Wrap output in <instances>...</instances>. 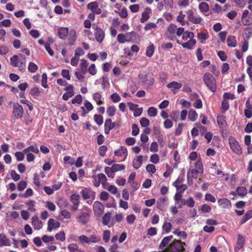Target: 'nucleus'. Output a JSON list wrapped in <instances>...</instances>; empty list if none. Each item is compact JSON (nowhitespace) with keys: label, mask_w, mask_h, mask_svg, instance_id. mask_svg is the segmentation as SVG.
I'll use <instances>...</instances> for the list:
<instances>
[{"label":"nucleus","mask_w":252,"mask_h":252,"mask_svg":"<svg viewBox=\"0 0 252 252\" xmlns=\"http://www.w3.org/2000/svg\"><path fill=\"white\" fill-rule=\"evenodd\" d=\"M69 32L68 29L66 27H61L58 29V36L62 39H65Z\"/></svg>","instance_id":"25"},{"label":"nucleus","mask_w":252,"mask_h":252,"mask_svg":"<svg viewBox=\"0 0 252 252\" xmlns=\"http://www.w3.org/2000/svg\"><path fill=\"white\" fill-rule=\"evenodd\" d=\"M31 223L34 230H39L43 227V222L38 217L35 215L31 219Z\"/></svg>","instance_id":"11"},{"label":"nucleus","mask_w":252,"mask_h":252,"mask_svg":"<svg viewBox=\"0 0 252 252\" xmlns=\"http://www.w3.org/2000/svg\"><path fill=\"white\" fill-rule=\"evenodd\" d=\"M182 39L186 41L188 39L193 38L194 35V33L192 32L185 31L184 28H183V32L182 33Z\"/></svg>","instance_id":"33"},{"label":"nucleus","mask_w":252,"mask_h":252,"mask_svg":"<svg viewBox=\"0 0 252 252\" xmlns=\"http://www.w3.org/2000/svg\"><path fill=\"white\" fill-rule=\"evenodd\" d=\"M87 7L88 9L91 10L92 12L96 14H99L101 12V10L99 8L96 1H93L88 3Z\"/></svg>","instance_id":"13"},{"label":"nucleus","mask_w":252,"mask_h":252,"mask_svg":"<svg viewBox=\"0 0 252 252\" xmlns=\"http://www.w3.org/2000/svg\"><path fill=\"white\" fill-rule=\"evenodd\" d=\"M78 240L81 244H89L88 237L85 235H82L78 237Z\"/></svg>","instance_id":"60"},{"label":"nucleus","mask_w":252,"mask_h":252,"mask_svg":"<svg viewBox=\"0 0 252 252\" xmlns=\"http://www.w3.org/2000/svg\"><path fill=\"white\" fill-rule=\"evenodd\" d=\"M155 50L154 45L152 44L150 46H148L146 49V55L149 57H151L153 56Z\"/></svg>","instance_id":"47"},{"label":"nucleus","mask_w":252,"mask_h":252,"mask_svg":"<svg viewBox=\"0 0 252 252\" xmlns=\"http://www.w3.org/2000/svg\"><path fill=\"white\" fill-rule=\"evenodd\" d=\"M114 154L118 157L124 156V158L122 160V161H124L126 159L127 156V149L124 146H121L120 149L114 152Z\"/></svg>","instance_id":"23"},{"label":"nucleus","mask_w":252,"mask_h":252,"mask_svg":"<svg viewBox=\"0 0 252 252\" xmlns=\"http://www.w3.org/2000/svg\"><path fill=\"white\" fill-rule=\"evenodd\" d=\"M89 244L90 243H96L100 241L101 238L99 236L96 235H91L88 237Z\"/></svg>","instance_id":"42"},{"label":"nucleus","mask_w":252,"mask_h":252,"mask_svg":"<svg viewBox=\"0 0 252 252\" xmlns=\"http://www.w3.org/2000/svg\"><path fill=\"white\" fill-rule=\"evenodd\" d=\"M140 124L142 127H147L150 125V121L147 118L143 117L140 119Z\"/></svg>","instance_id":"62"},{"label":"nucleus","mask_w":252,"mask_h":252,"mask_svg":"<svg viewBox=\"0 0 252 252\" xmlns=\"http://www.w3.org/2000/svg\"><path fill=\"white\" fill-rule=\"evenodd\" d=\"M104 188L113 194L116 195L118 194V195H120V193H118L117 188L114 185H107V186H104Z\"/></svg>","instance_id":"40"},{"label":"nucleus","mask_w":252,"mask_h":252,"mask_svg":"<svg viewBox=\"0 0 252 252\" xmlns=\"http://www.w3.org/2000/svg\"><path fill=\"white\" fill-rule=\"evenodd\" d=\"M60 214L65 219H69L71 218V213L66 210H62Z\"/></svg>","instance_id":"59"},{"label":"nucleus","mask_w":252,"mask_h":252,"mask_svg":"<svg viewBox=\"0 0 252 252\" xmlns=\"http://www.w3.org/2000/svg\"><path fill=\"white\" fill-rule=\"evenodd\" d=\"M104 207L99 201H95L93 204V210L95 216H99L104 212Z\"/></svg>","instance_id":"9"},{"label":"nucleus","mask_w":252,"mask_h":252,"mask_svg":"<svg viewBox=\"0 0 252 252\" xmlns=\"http://www.w3.org/2000/svg\"><path fill=\"white\" fill-rule=\"evenodd\" d=\"M203 80L206 86L212 92H215L217 90V85L216 80L213 76L209 73L204 74Z\"/></svg>","instance_id":"2"},{"label":"nucleus","mask_w":252,"mask_h":252,"mask_svg":"<svg viewBox=\"0 0 252 252\" xmlns=\"http://www.w3.org/2000/svg\"><path fill=\"white\" fill-rule=\"evenodd\" d=\"M142 161H143V156H142L140 155V156H138L135 157L133 160V167L136 169H137L139 168H140V167L141 166V164L142 163Z\"/></svg>","instance_id":"28"},{"label":"nucleus","mask_w":252,"mask_h":252,"mask_svg":"<svg viewBox=\"0 0 252 252\" xmlns=\"http://www.w3.org/2000/svg\"><path fill=\"white\" fill-rule=\"evenodd\" d=\"M102 222L103 225L109 227H112L115 223L114 219L112 218L111 213L107 212L102 217Z\"/></svg>","instance_id":"6"},{"label":"nucleus","mask_w":252,"mask_h":252,"mask_svg":"<svg viewBox=\"0 0 252 252\" xmlns=\"http://www.w3.org/2000/svg\"><path fill=\"white\" fill-rule=\"evenodd\" d=\"M94 120L96 124L101 125L103 122V117L101 115L95 114L94 115Z\"/></svg>","instance_id":"51"},{"label":"nucleus","mask_w":252,"mask_h":252,"mask_svg":"<svg viewBox=\"0 0 252 252\" xmlns=\"http://www.w3.org/2000/svg\"><path fill=\"white\" fill-rule=\"evenodd\" d=\"M176 42L178 44L181 45L183 48L189 50L191 49L196 42L195 39L193 38L190 39L187 42L183 43H181L179 40H177Z\"/></svg>","instance_id":"16"},{"label":"nucleus","mask_w":252,"mask_h":252,"mask_svg":"<svg viewBox=\"0 0 252 252\" xmlns=\"http://www.w3.org/2000/svg\"><path fill=\"white\" fill-rule=\"evenodd\" d=\"M151 11V9L149 7L146 8V11L142 13V17L140 19V22L141 23H144L145 21L148 20L149 18V12Z\"/></svg>","instance_id":"36"},{"label":"nucleus","mask_w":252,"mask_h":252,"mask_svg":"<svg viewBox=\"0 0 252 252\" xmlns=\"http://www.w3.org/2000/svg\"><path fill=\"white\" fill-rule=\"evenodd\" d=\"M228 143L231 150L236 155H241L242 154V148L235 137L230 136L228 138Z\"/></svg>","instance_id":"3"},{"label":"nucleus","mask_w":252,"mask_h":252,"mask_svg":"<svg viewBox=\"0 0 252 252\" xmlns=\"http://www.w3.org/2000/svg\"><path fill=\"white\" fill-rule=\"evenodd\" d=\"M11 245L10 240L4 233L0 234V247L4 246H10Z\"/></svg>","instance_id":"15"},{"label":"nucleus","mask_w":252,"mask_h":252,"mask_svg":"<svg viewBox=\"0 0 252 252\" xmlns=\"http://www.w3.org/2000/svg\"><path fill=\"white\" fill-rule=\"evenodd\" d=\"M173 236L172 235L168 236L166 237H165L162 240V241L160 244V248H163L166 247L169 242L172 239Z\"/></svg>","instance_id":"44"},{"label":"nucleus","mask_w":252,"mask_h":252,"mask_svg":"<svg viewBox=\"0 0 252 252\" xmlns=\"http://www.w3.org/2000/svg\"><path fill=\"white\" fill-rule=\"evenodd\" d=\"M31 94L34 97H37L39 95V90L37 87L32 88L31 90Z\"/></svg>","instance_id":"63"},{"label":"nucleus","mask_w":252,"mask_h":252,"mask_svg":"<svg viewBox=\"0 0 252 252\" xmlns=\"http://www.w3.org/2000/svg\"><path fill=\"white\" fill-rule=\"evenodd\" d=\"M60 225L58 221L53 219H50L47 222V231L51 232L53 230H56L60 227Z\"/></svg>","instance_id":"10"},{"label":"nucleus","mask_w":252,"mask_h":252,"mask_svg":"<svg viewBox=\"0 0 252 252\" xmlns=\"http://www.w3.org/2000/svg\"><path fill=\"white\" fill-rule=\"evenodd\" d=\"M183 250V244L179 241H175L170 245L169 249H165L162 252H179Z\"/></svg>","instance_id":"4"},{"label":"nucleus","mask_w":252,"mask_h":252,"mask_svg":"<svg viewBox=\"0 0 252 252\" xmlns=\"http://www.w3.org/2000/svg\"><path fill=\"white\" fill-rule=\"evenodd\" d=\"M168 198L166 197L160 198L157 201V207L160 210H163Z\"/></svg>","instance_id":"30"},{"label":"nucleus","mask_w":252,"mask_h":252,"mask_svg":"<svg viewBox=\"0 0 252 252\" xmlns=\"http://www.w3.org/2000/svg\"><path fill=\"white\" fill-rule=\"evenodd\" d=\"M90 216V212H82L77 215L76 219L79 223L85 225L89 221Z\"/></svg>","instance_id":"8"},{"label":"nucleus","mask_w":252,"mask_h":252,"mask_svg":"<svg viewBox=\"0 0 252 252\" xmlns=\"http://www.w3.org/2000/svg\"><path fill=\"white\" fill-rule=\"evenodd\" d=\"M194 166L196 169L198 170V171L200 172L201 173L203 172V167L201 159L200 157L197 159L194 163Z\"/></svg>","instance_id":"41"},{"label":"nucleus","mask_w":252,"mask_h":252,"mask_svg":"<svg viewBox=\"0 0 252 252\" xmlns=\"http://www.w3.org/2000/svg\"><path fill=\"white\" fill-rule=\"evenodd\" d=\"M111 167L114 173L119 171L123 170L125 168V166L124 165L120 164H113Z\"/></svg>","instance_id":"49"},{"label":"nucleus","mask_w":252,"mask_h":252,"mask_svg":"<svg viewBox=\"0 0 252 252\" xmlns=\"http://www.w3.org/2000/svg\"><path fill=\"white\" fill-rule=\"evenodd\" d=\"M244 114L247 118H251L252 117V104H251L249 99L246 102V109L244 110Z\"/></svg>","instance_id":"22"},{"label":"nucleus","mask_w":252,"mask_h":252,"mask_svg":"<svg viewBox=\"0 0 252 252\" xmlns=\"http://www.w3.org/2000/svg\"><path fill=\"white\" fill-rule=\"evenodd\" d=\"M148 114L150 117H155L157 115V109L154 107H150L147 110Z\"/></svg>","instance_id":"55"},{"label":"nucleus","mask_w":252,"mask_h":252,"mask_svg":"<svg viewBox=\"0 0 252 252\" xmlns=\"http://www.w3.org/2000/svg\"><path fill=\"white\" fill-rule=\"evenodd\" d=\"M96 178L101 182V184L105 186V183L106 182V176L102 173L98 174L96 176Z\"/></svg>","instance_id":"54"},{"label":"nucleus","mask_w":252,"mask_h":252,"mask_svg":"<svg viewBox=\"0 0 252 252\" xmlns=\"http://www.w3.org/2000/svg\"><path fill=\"white\" fill-rule=\"evenodd\" d=\"M241 20L243 24L245 26H249L252 24V20L249 17L241 18Z\"/></svg>","instance_id":"64"},{"label":"nucleus","mask_w":252,"mask_h":252,"mask_svg":"<svg viewBox=\"0 0 252 252\" xmlns=\"http://www.w3.org/2000/svg\"><path fill=\"white\" fill-rule=\"evenodd\" d=\"M198 7L200 11L203 13H206L209 10L208 4L205 2H201L199 5Z\"/></svg>","instance_id":"38"},{"label":"nucleus","mask_w":252,"mask_h":252,"mask_svg":"<svg viewBox=\"0 0 252 252\" xmlns=\"http://www.w3.org/2000/svg\"><path fill=\"white\" fill-rule=\"evenodd\" d=\"M185 17V15L183 13L182 11H180L179 15L177 17V21L180 22L182 26L185 25V22L184 21Z\"/></svg>","instance_id":"57"},{"label":"nucleus","mask_w":252,"mask_h":252,"mask_svg":"<svg viewBox=\"0 0 252 252\" xmlns=\"http://www.w3.org/2000/svg\"><path fill=\"white\" fill-rule=\"evenodd\" d=\"M115 126V123H112L110 119H107L104 124V133L106 134L109 133L111 130Z\"/></svg>","instance_id":"19"},{"label":"nucleus","mask_w":252,"mask_h":252,"mask_svg":"<svg viewBox=\"0 0 252 252\" xmlns=\"http://www.w3.org/2000/svg\"><path fill=\"white\" fill-rule=\"evenodd\" d=\"M236 191L238 194L241 196H244L247 193V189L245 187H238Z\"/></svg>","instance_id":"48"},{"label":"nucleus","mask_w":252,"mask_h":252,"mask_svg":"<svg viewBox=\"0 0 252 252\" xmlns=\"http://www.w3.org/2000/svg\"><path fill=\"white\" fill-rule=\"evenodd\" d=\"M136 220V217L133 214H130L127 216L126 218V220L128 224H132L134 223Z\"/></svg>","instance_id":"53"},{"label":"nucleus","mask_w":252,"mask_h":252,"mask_svg":"<svg viewBox=\"0 0 252 252\" xmlns=\"http://www.w3.org/2000/svg\"><path fill=\"white\" fill-rule=\"evenodd\" d=\"M252 218V210H249L246 212L244 216L242 219L240 224H243L246 222L248 220Z\"/></svg>","instance_id":"37"},{"label":"nucleus","mask_w":252,"mask_h":252,"mask_svg":"<svg viewBox=\"0 0 252 252\" xmlns=\"http://www.w3.org/2000/svg\"><path fill=\"white\" fill-rule=\"evenodd\" d=\"M95 30L94 35L96 40L100 43L103 41L104 38V32L99 27H96Z\"/></svg>","instance_id":"17"},{"label":"nucleus","mask_w":252,"mask_h":252,"mask_svg":"<svg viewBox=\"0 0 252 252\" xmlns=\"http://www.w3.org/2000/svg\"><path fill=\"white\" fill-rule=\"evenodd\" d=\"M33 190L32 189L29 188V189H28L26 190L25 193L19 194V196L21 197L27 198L29 197L32 196L33 195Z\"/></svg>","instance_id":"46"},{"label":"nucleus","mask_w":252,"mask_h":252,"mask_svg":"<svg viewBox=\"0 0 252 252\" xmlns=\"http://www.w3.org/2000/svg\"><path fill=\"white\" fill-rule=\"evenodd\" d=\"M46 207L51 211H55L56 209V205L52 202L49 201L46 202Z\"/></svg>","instance_id":"61"},{"label":"nucleus","mask_w":252,"mask_h":252,"mask_svg":"<svg viewBox=\"0 0 252 252\" xmlns=\"http://www.w3.org/2000/svg\"><path fill=\"white\" fill-rule=\"evenodd\" d=\"M141 79L143 82L148 86L152 85L154 82V78L153 75L151 73L146 74L143 79L141 76Z\"/></svg>","instance_id":"26"},{"label":"nucleus","mask_w":252,"mask_h":252,"mask_svg":"<svg viewBox=\"0 0 252 252\" xmlns=\"http://www.w3.org/2000/svg\"><path fill=\"white\" fill-rule=\"evenodd\" d=\"M198 118V114L193 109H190L188 113V119L191 122H195Z\"/></svg>","instance_id":"34"},{"label":"nucleus","mask_w":252,"mask_h":252,"mask_svg":"<svg viewBox=\"0 0 252 252\" xmlns=\"http://www.w3.org/2000/svg\"><path fill=\"white\" fill-rule=\"evenodd\" d=\"M23 151L25 153H31V152H32L35 154H38L39 153V150L37 145H31L25 149Z\"/></svg>","instance_id":"35"},{"label":"nucleus","mask_w":252,"mask_h":252,"mask_svg":"<svg viewBox=\"0 0 252 252\" xmlns=\"http://www.w3.org/2000/svg\"><path fill=\"white\" fill-rule=\"evenodd\" d=\"M26 206L28 207V210L32 212H35L36 209L35 208L36 202L33 200H28L25 203Z\"/></svg>","instance_id":"31"},{"label":"nucleus","mask_w":252,"mask_h":252,"mask_svg":"<svg viewBox=\"0 0 252 252\" xmlns=\"http://www.w3.org/2000/svg\"><path fill=\"white\" fill-rule=\"evenodd\" d=\"M218 203L220 207L224 209H229L231 207V202L226 198L219 199Z\"/></svg>","instance_id":"18"},{"label":"nucleus","mask_w":252,"mask_h":252,"mask_svg":"<svg viewBox=\"0 0 252 252\" xmlns=\"http://www.w3.org/2000/svg\"><path fill=\"white\" fill-rule=\"evenodd\" d=\"M106 112L109 116L112 117L115 114L116 108L114 106H111L107 109Z\"/></svg>","instance_id":"58"},{"label":"nucleus","mask_w":252,"mask_h":252,"mask_svg":"<svg viewBox=\"0 0 252 252\" xmlns=\"http://www.w3.org/2000/svg\"><path fill=\"white\" fill-rule=\"evenodd\" d=\"M183 28H177L174 24H170L167 28L165 33L166 37L170 40H174L176 39V36H180L183 32Z\"/></svg>","instance_id":"1"},{"label":"nucleus","mask_w":252,"mask_h":252,"mask_svg":"<svg viewBox=\"0 0 252 252\" xmlns=\"http://www.w3.org/2000/svg\"><path fill=\"white\" fill-rule=\"evenodd\" d=\"M68 43L70 45H73L75 44L76 40V32L74 30H71L68 34Z\"/></svg>","instance_id":"21"},{"label":"nucleus","mask_w":252,"mask_h":252,"mask_svg":"<svg viewBox=\"0 0 252 252\" xmlns=\"http://www.w3.org/2000/svg\"><path fill=\"white\" fill-rule=\"evenodd\" d=\"M198 173H201V172L198 171V170L196 169H190L187 173L188 179L196 178V175Z\"/></svg>","instance_id":"39"},{"label":"nucleus","mask_w":252,"mask_h":252,"mask_svg":"<svg viewBox=\"0 0 252 252\" xmlns=\"http://www.w3.org/2000/svg\"><path fill=\"white\" fill-rule=\"evenodd\" d=\"M27 186V182L24 181H22L18 183L17 186V189L19 191H22L26 188Z\"/></svg>","instance_id":"52"},{"label":"nucleus","mask_w":252,"mask_h":252,"mask_svg":"<svg viewBox=\"0 0 252 252\" xmlns=\"http://www.w3.org/2000/svg\"><path fill=\"white\" fill-rule=\"evenodd\" d=\"M182 87V84L175 81H173L167 85V87L174 94L177 93L178 90L180 89Z\"/></svg>","instance_id":"14"},{"label":"nucleus","mask_w":252,"mask_h":252,"mask_svg":"<svg viewBox=\"0 0 252 252\" xmlns=\"http://www.w3.org/2000/svg\"><path fill=\"white\" fill-rule=\"evenodd\" d=\"M217 122L220 128H223L226 126L225 117L221 114L218 115L217 117Z\"/></svg>","instance_id":"24"},{"label":"nucleus","mask_w":252,"mask_h":252,"mask_svg":"<svg viewBox=\"0 0 252 252\" xmlns=\"http://www.w3.org/2000/svg\"><path fill=\"white\" fill-rule=\"evenodd\" d=\"M226 41L228 47H235L237 45L236 37L234 35H229L227 37Z\"/></svg>","instance_id":"29"},{"label":"nucleus","mask_w":252,"mask_h":252,"mask_svg":"<svg viewBox=\"0 0 252 252\" xmlns=\"http://www.w3.org/2000/svg\"><path fill=\"white\" fill-rule=\"evenodd\" d=\"M93 100L96 102L98 105H100L104 103V98H102L101 94L98 92L94 93L93 95Z\"/></svg>","instance_id":"27"},{"label":"nucleus","mask_w":252,"mask_h":252,"mask_svg":"<svg viewBox=\"0 0 252 252\" xmlns=\"http://www.w3.org/2000/svg\"><path fill=\"white\" fill-rule=\"evenodd\" d=\"M244 237L242 235L238 234L237 242L234 249L235 252H238L240 249H242L244 246Z\"/></svg>","instance_id":"20"},{"label":"nucleus","mask_w":252,"mask_h":252,"mask_svg":"<svg viewBox=\"0 0 252 252\" xmlns=\"http://www.w3.org/2000/svg\"><path fill=\"white\" fill-rule=\"evenodd\" d=\"M13 119L16 120L22 117L24 112L23 107L18 103H14L13 105Z\"/></svg>","instance_id":"5"},{"label":"nucleus","mask_w":252,"mask_h":252,"mask_svg":"<svg viewBox=\"0 0 252 252\" xmlns=\"http://www.w3.org/2000/svg\"><path fill=\"white\" fill-rule=\"evenodd\" d=\"M79 246L76 243H70L67 245V249L69 252H77L79 249Z\"/></svg>","instance_id":"45"},{"label":"nucleus","mask_w":252,"mask_h":252,"mask_svg":"<svg viewBox=\"0 0 252 252\" xmlns=\"http://www.w3.org/2000/svg\"><path fill=\"white\" fill-rule=\"evenodd\" d=\"M125 34L126 42L138 43L140 41L139 35L134 31L126 32Z\"/></svg>","instance_id":"7"},{"label":"nucleus","mask_w":252,"mask_h":252,"mask_svg":"<svg viewBox=\"0 0 252 252\" xmlns=\"http://www.w3.org/2000/svg\"><path fill=\"white\" fill-rule=\"evenodd\" d=\"M82 194L85 199H90L94 200L95 198V193L89 188H85L82 191Z\"/></svg>","instance_id":"12"},{"label":"nucleus","mask_w":252,"mask_h":252,"mask_svg":"<svg viewBox=\"0 0 252 252\" xmlns=\"http://www.w3.org/2000/svg\"><path fill=\"white\" fill-rule=\"evenodd\" d=\"M171 228L172 224L167 221H165L162 226V230L165 233H169L171 231Z\"/></svg>","instance_id":"43"},{"label":"nucleus","mask_w":252,"mask_h":252,"mask_svg":"<svg viewBox=\"0 0 252 252\" xmlns=\"http://www.w3.org/2000/svg\"><path fill=\"white\" fill-rule=\"evenodd\" d=\"M93 106L92 103L88 100H85L84 102V106L81 107L85 114H86L93 109Z\"/></svg>","instance_id":"32"},{"label":"nucleus","mask_w":252,"mask_h":252,"mask_svg":"<svg viewBox=\"0 0 252 252\" xmlns=\"http://www.w3.org/2000/svg\"><path fill=\"white\" fill-rule=\"evenodd\" d=\"M55 238L61 242H63L65 239V234L64 231H60L55 235Z\"/></svg>","instance_id":"50"},{"label":"nucleus","mask_w":252,"mask_h":252,"mask_svg":"<svg viewBox=\"0 0 252 252\" xmlns=\"http://www.w3.org/2000/svg\"><path fill=\"white\" fill-rule=\"evenodd\" d=\"M80 196L78 194H74L70 196L71 201L74 205H78L79 203Z\"/></svg>","instance_id":"56"}]
</instances>
